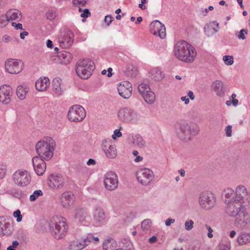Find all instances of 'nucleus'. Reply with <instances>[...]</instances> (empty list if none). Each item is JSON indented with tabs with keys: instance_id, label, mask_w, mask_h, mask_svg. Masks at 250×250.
I'll list each match as a JSON object with an SVG mask.
<instances>
[{
	"instance_id": "35",
	"label": "nucleus",
	"mask_w": 250,
	"mask_h": 250,
	"mask_svg": "<svg viewBox=\"0 0 250 250\" xmlns=\"http://www.w3.org/2000/svg\"><path fill=\"white\" fill-rule=\"evenodd\" d=\"M104 147L103 149L107 157L113 159L116 156L117 152L115 146L109 145L108 148H106L105 146Z\"/></svg>"
},
{
	"instance_id": "62",
	"label": "nucleus",
	"mask_w": 250,
	"mask_h": 250,
	"mask_svg": "<svg viewBox=\"0 0 250 250\" xmlns=\"http://www.w3.org/2000/svg\"><path fill=\"white\" fill-rule=\"evenodd\" d=\"M133 68H131V71H132V73H131L130 72V70L128 68L127 70L126 71V75H127L128 76L130 75V76H131V77L135 76L136 75V72L135 70L134 71L133 70Z\"/></svg>"
},
{
	"instance_id": "51",
	"label": "nucleus",
	"mask_w": 250,
	"mask_h": 250,
	"mask_svg": "<svg viewBox=\"0 0 250 250\" xmlns=\"http://www.w3.org/2000/svg\"><path fill=\"white\" fill-rule=\"evenodd\" d=\"M6 167L3 164H0V179L2 178L5 174Z\"/></svg>"
},
{
	"instance_id": "50",
	"label": "nucleus",
	"mask_w": 250,
	"mask_h": 250,
	"mask_svg": "<svg viewBox=\"0 0 250 250\" xmlns=\"http://www.w3.org/2000/svg\"><path fill=\"white\" fill-rule=\"evenodd\" d=\"M88 0H73L72 3L74 5L80 4L82 6H84Z\"/></svg>"
},
{
	"instance_id": "47",
	"label": "nucleus",
	"mask_w": 250,
	"mask_h": 250,
	"mask_svg": "<svg viewBox=\"0 0 250 250\" xmlns=\"http://www.w3.org/2000/svg\"><path fill=\"white\" fill-rule=\"evenodd\" d=\"M9 21L7 20L6 15L0 17V27H2L6 26Z\"/></svg>"
},
{
	"instance_id": "44",
	"label": "nucleus",
	"mask_w": 250,
	"mask_h": 250,
	"mask_svg": "<svg viewBox=\"0 0 250 250\" xmlns=\"http://www.w3.org/2000/svg\"><path fill=\"white\" fill-rule=\"evenodd\" d=\"M225 64L228 65H231L233 63V57L232 56L225 55L223 59Z\"/></svg>"
},
{
	"instance_id": "33",
	"label": "nucleus",
	"mask_w": 250,
	"mask_h": 250,
	"mask_svg": "<svg viewBox=\"0 0 250 250\" xmlns=\"http://www.w3.org/2000/svg\"><path fill=\"white\" fill-rule=\"evenodd\" d=\"M149 76L155 81H159L163 78L162 71L159 67L152 68L149 72Z\"/></svg>"
},
{
	"instance_id": "8",
	"label": "nucleus",
	"mask_w": 250,
	"mask_h": 250,
	"mask_svg": "<svg viewBox=\"0 0 250 250\" xmlns=\"http://www.w3.org/2000/svg\"><path fill=\"white\" fill-rule=\"evenodd\" d=\"M86 116L84 109L80 105H74L69 109L67 117L69 121L73 122H81Z\"/></svg>"
},
{
	"instance_id": "54",
	"label": "nucleus",
	"mask_w": 250,
	"mask_h": 250,
	"mask_svg": "<svg viewBox=\"0 0 250 250\" xmlns=\"http://www.w3.org/2000/svg\"><path fill=\"white\" fill-rule=\"evenodd\" d=\"M91 15L90 12L88 9H85L83 10V12L81 13V17L83 18H86L89 17Z\"/></svg>"
},
{
	"instance_id": "39",
	"label": "nucleus",
	"mask_w": 250,
	"mask_h": 250,
	"mask_svg": "<svg viewBox=\"0 0 250 250\" xmlns=\"http://www.w3.org/2000/svg\"><path fill=\"white\" fill-rule=\"evenodd\" d=\"M103 248L104 250H113V239H110L105 240L103 243Z\"/></svg>"
},
{
	"instance_id": "28",
	"label": "nucleus",
	"mask_w": 250,
	"mask_h": 250,
	"mask_svg": "<svg viewBox=\"0 0 250 250\" xmlns=\"http://www.w3.org/2000/svg\"><path fill=\"white\" fill-rule=\"evenodd\" d=\"M8 21H19L21 18V12L17 9H10L6 13Z\"/></svg>"
},
{
	"instance_id": "29",
	"label": "nucleus",
	"mask_w": 250,
	"mask_h": 250,
	"mask_svg": "<svg viewBox=\"0 0 250 250\" xmlns=\"http://www.w3.org/2000/svg\"><path fill=\"white\" fill-rule=\"evenodd\" d=\"M50 84V81L48 78H40L36 82V88L38 91H44Z\"/></svg>"
},
{
	"instance_id": "43",
	"label": "nucleus",
	"mask_w": 250,
	"mask_h": 250,
	"mask_svg": "<svg viewBox=\"0 0 250 250\" xmlns=\"http://www.w3.org/2000/svg\"><path fill=\"white\" fill-rule=\"evenodd\" d=\"M152 222L150 219H145L141 223V228L144 230H147L149 228Z\"/></svg>"
},
{
	"instance_id": "37",
	"label": "nucleus",
	"mask_w": 250,
	"mask_h": 250,
	"mask_svg": "<svg viewBox=\"0 0 250 250\" xmlns=\"http://www.w3.org/2000/svg\"><path fill=\"white\" fill-rule=\"evenodd\" d=\"M87 213L84 209L79 208L76 209L75 212V218L79 222H83L85 221Z\"/></svg>"
},
{
	"instance_id": "61",
	"label": "nucleus",
	"mask_w": 250,
	"mask_h": 250,
	"mask_svg": "<svg viewBox=\"0 0 250 250\" xmlns=\"http://www.w3.org/2000/svg\"><path fill=\"white\" fill-rule=\"evenodd\" d=\"M175 222V219L172 218H168L165 221V224L167 226H169L171 224Z\"/></svg>"
},
{
	"instance_id": "23",
	"label": "nucleus",
	"mask_w": 250,
	"mask_h": 250,
	"mask_svg": "<svg viewBox=\"0 0 250 250\" xmlns=\"http://www.w3.org/2000/svg\"><path fill=\"white\" fill-rule=\"evenodd\" d=\"M45 160L42 159L38 156L32 158V163L34 170L38 175H42L46 169V165L44 162Z\"/></svg>"
},
{
	"instance_id": "18",
	"label": "nucleus",
	"mask_w": 250,
	"mask_h": 250,
	"mask_svg": "<svg viewBox=\"0 0 250 250\" xmlns=\"http://www.w3.org/2000/svg\"><path fill=\"white\" fill-rule=\"evenodd\" d=\"M13 95L12 89L8 85H3L0 87V102L3 104H9Z\"/></svg>"
},
{
	"instance_id": "10",
	"label": "nucleus",
	"mask_w": 250,
	"mask_h": 250,
	"mask_svg": "<svg viewBox=\"0 0 250 250\" xmlns=\"http://www.w3.org/2000/svg\"><path fill=\"white\" fill-rule=\"evenodd\" d=\"M14 183L19 187L27 186L31 181V176L26 170H19L13 175Z\"/></svg>"
},
{
	"instance_id": "4",
	"label": "nucleus",
	"mask_w": 250,
	"mask_h": 250,
	"mask_svg": "<svg viewBox=\"0 0 250 250\" xmlns=\"http://www.w3.org/2000/svg\"><path fill=\"white\" fill-rule=\"evenodd\" d=\"M199 131L198 126L186 122L178 124L176 125V132L178 137L183 141L191 140V136H195Z\"/></svg>"
},
{
	"instance_id": "49",
	"label": "nucleus",
	"mask_w": 250,
	"mask_h": 250,
	"mask_svg": "<svg viewBox=\"0 0 250 250\" xmlns=\"http://www.w3.org/2000/svg\"><path fill=\"white\" fill-rule=\"evenodd\" d=\"M13 216L14 217L17 218V221L20 222L22 220V215H21V211L17 209L13 213Z\"/></svg>"
},
{
	"instance_id": "13",
	"label": "nucleus",
	"mask_w": 250,
	"mask_h": 250,
	"mask_svg": "<svg viewBox=\"0 0 250 250\" xmlns=\"http://www.w3.org/2000/svg\"><path fill=\"white\" fill-rule=\"evenodd\" d=\"M138 89L145 101L149 104H152L155 101V94L151 91L149 85L141 83L138 86Z\"/></svg>"
},
{
	"instance_id": "38",
	"label": "nucleus",
	"mask_w": 250,
	"mask_h": 250,
	"mask_svg": "<svg viewBox=\"0 0 250 250\" xmlns=\"http://www.w3.org/2000/svg\"><path fill=\"white\" fill-rule=\"evenodd\" d=\"M133 143L140 148H142L145 145V141L139 135H136L133 138Z\"/></svg>"
},
{
	"instance_id": "63",
	"label": "nucleus",
	"mask_w": 250,
	"mask_h": 250,
	"mask_svg": "<svg viewBox=\"0 0 250 250\" xmlns=\"http://www.w3.org/2000/svg\"><path fill=\"white\" fill-rule=\"evenodd\" d=\"M220 250H230V247L228 245H221L220 246Z\"/></svg>"
},
{
	"instance_id": "55",
	"label": "nucleus",
	"mask_w": 250,
	"mask_h": 250,
	"mask_svg": "<svg viewBox=\"0 0 250 250\" xmlns=\"http://www.w3.org/2000/svg\"><path fill=\"white\" fill-rule=\"evenodd\" d=\"M226 134L227 137L231 136L232 134V126L228 125L225 128Z\"/></svg>"
},
{
	"instance_id": "26",
	"label": "nucleus",
	"mask_w": 250,
	"mask_h": 250,
	"mask_svg": "<svg viewBox=\"0 0 250 250\" xmlns=\"http://www.w3.org/2000/svg\"><path fill=\"white\" fill-rule=\"evenodd\" d=\"M57 57L59 60V63L65 65L69 63L72 58L71 54L65 51L59 53Z\"/></svg>"
},
{
	"instance_id": "41",
	"label": "nucleus",
	"mask_w": 250,
	"mask_h": 250,
	"mask_svg": "<svg viewBox=\"0 0 250 250\" xmlns=\"http://www.w3.org/2000/svg\"><path fill=\"white\" fill-rule=\"evenodd\" d=\"M42 194L43 193L41 190H35L33 194L30 196V200L31 201H35L39 197L42 196Z\"/></svg>"
},
{
	"instance_id": "48",
	"label": "nucleus",
	"mask_w": 250,
	"mask_h": 250,
	"mask_svg": "<svg viewBox=\"0 0 250 250\" xmlns=\"http://www.w3.org/2000/svg\"><path fill=\"white\" fill-rule=\"evenodd\" d=\"M194 222L192 220L186 221L185 223V229L187 230H191L193 227Z\"/></svg>"
},
{
	"instance_id": "14",
	"label": "nucleus",
	"mask_w": 250,
	"mask_h": 250,
	"mask_svg": "<svg viewBox=\"0 0 250 250\" xmlns=\"http://www.w3.org/2000/svg\"><path fill=\"white\" fill-rule=\"evenodd\" d=\"M118 185V179L117 174L113 171L107 173L104 179V186L109 191L115 190Z\"/></svg>"
},
{
	"instance_id": "27",
	"label": "nucleus",
	"mask_w": 250,
	"mask_h": 250,
	"mask_svg": "<svg viewBox=\"0 0 250 250\" xmlns=\"http://www.w3.org/2000/svg\"><path fill=\"white\" fill-rule=\"evenodd\" d=\"M105 219V213L102 208H96L93 213V219L98 224L102 223Z\"/></svg>"
},
{
	"instance_id": "34",
	"label": "nucleus",
	"mask_w": 250,
	"mask_h": 250,
	"mask_svg": "<svg viewBox=\"0 0 250 250\" xmlns=\"http://www.w3.org/2000/svg\"><path fill=\"white\" fill-rule=\"evenodd\" d=\"M237 242L239 245H243L250 242V234L241 233L237 237Z\"/></svg>"
},
{
	"instance_id": "21",
	"label": "nucleus",
	"mask_w": 250,
	"mask_h": 250,
	"mask_svg": "<svg viewBox=\"0 0 250 250\" xmlns=\"http://www.w3.org/2000/svg\"><path fill=\"white\" fill-rule=\"evenodd\" d=\"M8 216L0 217V235H11L13 230V227L9 222H6Z\"/></svg>"
},
{
	"instance_id": "36",
	"label": "nucleus",
	"mask_w": 250,
	"mask_h": 250,
	"mask_svg": "<svg viewBox=\"0 0 250 250\" xmlns=\"http://www.w3.org/2000/svg\"><path fill=\"white\" fill-rule=\"evenodd\" d=\"M28 91V88L23 87L22 85H19L17 88V95L20 100H24Z\"/></svg>"
},
{
	"instance_id": "11",
	"label": "nucleus",
	"mask_w": 250,
	"mask_h": 250,
	"mask_svg": "<svg viewBox=\"0 0 250 250\" xmlns=\"http://www.w3.org/2000/svg\"><path fill=\"white\" fill-rule=\"evenodd\" d=\"M23 69V63L16 59H8L5 62L6 72L12 74H19Z\"/></svg>"
},
{
	"instance_id": "30",
	"label": "nucleus",
	"mask_w": 250,
	"mask_h": 250,
	"mask_svg": "<svg viewBox=\"0 0 250 250\" xmlns=\"http://www.w3.org/2000/svg\"><path fill=\"white\" fill-rule=\"evenodd\" d=\"M84 237L81 239V241H73L69 247V250H81L88 245L86 242H84Z\"/></svg>"
},
{
	"instance_id": "2",
	"label": "nucleus",
	"mask_w": 250,
	"mask_h": 250,
	"mask_svg": "<svg viewBox=\"0 0 250 250\" xmlns=\"http://www.w3.org/2000/svg\"><path fill=\"white\" fill-rule=\"evenodd\" d=\"M49 226L51 234L56 239L63 238L68 230V226L65 222V219L58 215L51 218Z\"/></svg>"
},
{
	"instance_id": "53",
	"label": "nucleus",
	"mask_w": 250,
	"mask_h": 250,
	"mask_svg": "<svg viewBox=\"0 0 250 250\" xmlns=\"http://www.w3.org/2000/svg\"><path fill=\"white\" fill-rule=\"evenodd\" d=\"M104 21L106 24L107 26H108L113 21V17L110 15H106L104 17Z\"/></svg>"
},
{
	"instance_id": "32",
	"label": "nucleus",
	"mask_w": 250,
	"mask_h": 250,
	"mask_svg": "<svg viewBox=\"0 0 250 250\" xmlns=\"http://www.w3.org/2000/svg\"><path fill=\"white\" fill-rule=\"evenodd\" d=\"M62 80L59 77L54 78L52 81V87L53 92L58 96L61 95L62 93L61 88Z\"/></svg>"
},
{
	"instance_id": "12",
	"label": "nucleus",
	"mask_w": 250,
	"mask_h": 250,
	"mask_svg": "<svg viewBox=\"0 0 250 250\" xmlns=\"http://www.w3.org/2000/svg\"><path fill=\"white\" fill-rule=\"evenodd\" d=\"M138 181L143 186L149 185L154 177L153 172L148 168H143L136 172Z\"/></svg>"
},
{
	"instance_id": "7",
	"label": "nucleus",
	"mask_w": 250,
	"mask_h": 250,
	"mask_svg": "<svg viewBox=\"0 0 250 250\" xmlns=\"http://www.w3.org/2000/svg\"><path fill=\"white\" fill-rule=\"evenodd\" d=\"M198 202L202 208L209 210L214 207L216 202V197L210 191H204L200 194Z\"/></svg>"
},
{
	"instance_id": "58",
	"label": "nucleus",
	"mask_w": 250,
	"mask_h": 250,
	"mask_svg": "<svg viewBox=\"0 0 250 250\" xmlns=\"http://www.w3.org/2000/svg\"><path fill=\"white\" fill-rule=\"evenodd\" d=\"M205 226L208 231V236L210 238H212L213 237V234L212 233V232H213L212 229L210 226L207 225H206Z\"/></svg>"
},
{
	"instance_id": "40",
	"label": "nucleus",
	"mask_w": 250,
	"mask_h": 250,
	"mask_svg": "<svg viewBox=\"0 0 250 250\" xmlns=\"http://www.w3.org/2000/svg\"><path fill=\"white\" fill-rule=\"evenodd\" d=\"M248 34V30L247 29H242L239 32H236L235 35L239 40H244L246 39V35Z\"/></svg>"
},
{
	"instance_id": "19",
	"label": "nucleus",
	"mask_w": 250,
	"mask_h": 250,
	"mask_svg": "<svg viewBox=\"0 0 250 250\" xmlns=\"http://www.w3.org/2000/svg\"><path fill=\"white\" fill-rule=\"evenodd\" d=\"M235 218V224L239 228H245L250 223V215L246 210L240 212Z\"/></svg>"
},
{
	"instance_id": "42",
	"label": "nucleus",
	"mask_w": 250,
	"mask_h": 250,
	"mask_svg": "<svg viewBox=\"0 0 250 250\" xmlns=\"http://www.w3.org/2000/svg\"><path fill=\"white\" fill-rule=\"evenodd\" d=\"M99 239L98 237H94L92 234H88L86 237H84V242H86L89 244V243L95 241L96 242L99 241Z\"/></svg>"
},
{
	"instance_id": "46",
	"label": "nucleus",
	"mask_w": 250,
	"mask_h": 250,
	"mask_svg": "<svg viewBox=\"0 0 250 250\" xmlns=\"http://www.w3.org/2000/svg\"><path fill=\"white\" fill-rule=\"evenodd\" d=\"M122 248L124 249V250H133V246L130 241L125 240V245L123 246Z\"/></svg>"
},
{
	"instance_id": "24",
	"label": "nucleus",
	"mask_w": 250,
	"mask_h": 250,
	"mask_svg": "<svg viewBox=\"0 0 250 250\" xmlns=\"http://www.w3.org/2000/svg\"><path fill=\"white\" fill-rule=\"evenodd\" d=\"M60 200L61 205L63 208H67L73 204L74 196L70 192H65L62 194Z\"/></svg>"
},
{
	"instance_id": "60",
	"label": "nucleus",
	"mask_w": 250,
	"mask_h": 250,
	"mask_svg": "<svg viewBox=\"0 0 250 250\" xmlns=\"http://www.w3.org/2000/svg\"><path fill=\"white\" fill-rule=\"evenodd\" d=\"M12 25L14 26L16 29L22 30V25L21 23H17L16 22H12Z\"/></svg>"
},
{
	"instance_id": "20",
	"label": "nucleus",
	"mask_w": 250,
	"mask_h": 250,
	"mask_svg": "<svg viewBox=\"0 0 250 250\" xmlns=\"http://www.w3.org/2000/svg\"><path fill=\"white\" fill-rule=\"evenodd\" d=\"M64 183V178L60 174H52L48 178L49 186L54 189L62 188Z\"/></svg>"
},
{
	"instance_id": "59",
	"label": "nucleus",
	"mask_w": 250,
	"mask_h": 250,
	"mask_svg": "<svg viewBox=\"0 0 250 250\" xmlns=\"http://www.w3.org/2000/svg\"><path fill=\"white\" fill-rule=\"evenodd\" d=\"M14 196L18 198H21L23 196V193L21 190H19L14 193Z\"/></svg>"
},
{
	"instance_id": "16",
	"label": "nucleus",
	"mask_w": 250,
	"mask_h": 250,
	"mask_svg": "<svg viewBox=\"0 0 250 250\" xmlns=\"http://www.w3.org/2000/svg\"><path fill=\"white\" fill-rule=\"evenodd\" d=\"M71 32L68 30H62L60 32L58 40L62 47L67 48L72 44L73 41L71 37Z\"/></svg>"
},
{
	"instance_id": "52",
	"label": "nucleus",
	"mask_w": 250,
	"mask_h": 250,
	"mask_svg": "<svg viewBox=\"0 0 250 250\" xmlns=\"http://www.w3.org/2000/svg\"><path fill=\"white\" fill-rule=\"evenodd\" d=\"M122 136V133L120 129H116L114 131V134L112 135V138L113 140H116L118 137H120Z\"/></svg>"
},
{
	"instance_id": "31",
	"label": "nucleus",
	"mask_w": 250,
	"mask_h": 250,
	"mask_svg": "<svg viewBox=\"0 0 250 250\" xmlns=\"http://www.w3.org/2000/svg\"><path fill=\"white\" fill-rule=\"evenodd\" d=\"M224 200L226 204H228V201H234L235 198V192L233 189L230 188H227L224 190L222 193Z\"/></svg>"
},
{
	"instance_id": "64",
	"label": "nucleus",
	"mask_w": 250,
	"mask_h": 250,
	"mask_svg": "<svg viewBox=\"0 0 250 250\" xmlns=\"http://www.w3.org/2000/svg\"><path fill=\"white\" fill-rule=\"evenodd\" d=\"M157 240V237L155 236H153L149 239V242L150 244H153V243H154L155 242H156Z\"/></svg>"
},
{
	"instance_id": "45",
	"label": "nucleus",
	"mask_w": 250,
	"mask_h": 250,
	"mask_svg": "<svg viewBox=\"0 0 250 250\" xmlns=\"http://www.w3.org/2000/svg\"><path fill=\"white\" fill-rule=\"evenodd\" d=\"M57 16V14L53 10H49L46 13V18L50 21L53 20Z\"/></svg>"
},
{
	"instance_id": "22",
	"label": "nucleus",
	"mask_w": 250,
	"mask_h": 250,
	"mask_svg": "<svg viewBox=\"0 0 250 250\" xmlns=\"http://www.w3.org/2000/svg\"><path fill=\"white\" fill-rule=\"evenodd\" d=\"M117 89L119 95L124 99H128L132 95V85L128 81L123 82Z\"/></svg>"
},
{
	"instance_id": "17",
	"label": "nucleus",
	"mask_w": 250,
	"mask_h": 250,
	"mask_svg": "<svg viewBox=\"0 0 250 250\" xmlns=\"http://www.w3.org/2000/svg\"><path fill=\"white\" fill-rule=\"evenodd\" d=\"M151 33L154 35H158L161 39H164L166 36L165 25L158 20L151 22L149 25Z\"/></svg>"
},
{
	"instance_id": "56",
	"label": "nucleus",
	"mask_w": 250,
	"mask_h": 250,
	"mask_svg": "<svg viewBox=\"0 0 250 250\" xmlns=\"http://www.w3.org/2000/svg\"><path fill=\"white\" fill-rule=\"evenodd\" d=\"M204 30L206 34L208 36H210L212 35V33L211 30V26L209 25H206L204 27Z\"/></svg>"
},
{
	"instance_id": "6",
	"label": "nucleus",
	"mask_w": 250,
	"mask_h": 250,
	"mask_svg": "<svg viewBox=\"0 0 250 250\" xmlns=\"http://www.w3.org/2000/svg\"><path fill=\"white\" fill-rule=\"evenodd\" d=\"M234 201L235 203H241L243 206L250 208V194L244 185H240L236 187Z\"/></svg>"
},
{
	"instance_id": "1",
	"label": "nucleus",
	"mask_w": 250,
	"mask_h": 250,
	"mask_svg": "<svg viewBox=\"0 0 250 250\" xmlns=\"http://www.w3.org/2000/svg\"><path fill=\"white\" fill-rule=\"evenodd\" d=\"M174 52L179 60L188 63L193 62L196 56L195 48L185 41L177 42Z\"/></svg>"
},
{
	"instance_id": "25",
	"label": "nucleus",
	"mask_w": 250,
	"mask_h": 250,
	"mask_svg": "<svg viewBox=\"0 0 250 250\" xmlns=\"http://www.w3.org/2000/svg\"><path fill=\"white\" fill-rule=\"evenodd\" d=\"M212 89L216 93V95L220 97L225 96V87L223 83L220 80H216L211 85Z\"/></svg>"
},
{
	"instance_id": "5",
	"label": "nucleus",
	"mask_w": 250,
	"mask_h": 250,
	"mask_svg": "<svg viewBox=\"0 0 250 250\" xmlns=\"http://www.w3.org/2000/svg\"><path fill=\"white\" fill-rule=\"evenodd\" d=\"M94 63L89 59L79 60L76 65V72L82 79H87L95 69Z\"/></svg>"
},
{
	"instance_id": "15",
	"label": "nucleus",
	"mask_w": 250,
	"mask_h": 250,
	"mask_svg": "<svg viewBox=\"0 0 250 250\" xmlns=\"http://www.w3.org/2000/svg\"><path fill=\"white\" fill-rule=\"evenodd\" d=\"M227 205L226 212L232 217H235L240 212L244 211L248 208L247 206H243L241 203H235V201H228V204Z\"/></svg>"
},
{
	"instance_id": "57",
	"label": "nucleus",
	"mask_w": 250,
	"mask_h": 250,
	"mask_svg": "<svg viewBox=\"0 0 250 250\" xmlns=\"http://www.w3.org/2000/svg\"><path fill=\"white\" fill-rule=\"evenodd\" d=\"M2 41L4 42H9L13 41L12 38L8 35H5L2 37Z\"/></svg>"
},
{
	"instance_id": "9",
	"label": "nucleus",
	"mask_w": 250,
	"mask_h": 250,
	"mask_svg": "<svg viewBox=\"0 0 250 250\" xmlns=\"http://www.w3.org/2000/svg\"><path fill=\"white\" fill-rule=\"evenodd\" d=\"M119 119L125 123H135L139 119L138 115L134 110L124 107L120 109L118 113Z\"/></svg>"
},
{
	"instance_id": "3",
	"label": "nucleus",
	"mask_w": 250,
	"mask_h": 250,
	"mask_svg": "<svg viewBox=\"0 0 250 250\" xmlns=\"http://www.w3.org/2000/svg\"><path fill=\"white\" fill-rule=\"evenodd\" d=\"M56 144L53 139L46 137L42 141H39L36 145V151L42 159L50 160L53 156Z\"/></svg>"
}]
</instances>
